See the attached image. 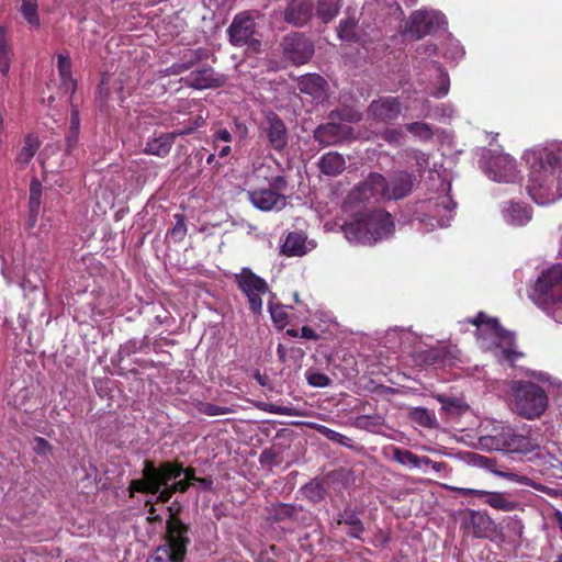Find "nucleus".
Wrapping results in <instances>:
<instances>
[{
  "instance_id": "obj_1",
  "label": "nucleus",
  "mask_w": 562,
  "mask_h": 562,
  "mask_svg": "<svg viewBox=\"0 0 562 562\" xmlns=\"http://www.w3.org/2000/svg\"><path fill=\"white\" fill-rule=\"evenodd\" d=\"M526 159L530 164L527 184L529 195L538 204L552 201L555 178L562 173V146L528 153Z\"/></svg>"
},
{
  "instance_id": "obj_2",
  "label": "nucleus",
  "mask_w": 562,
  "mask_h": 562,
  "mask_svg": "<svg viewBox=\"0 0 562 562\" xmlns=\"http://www.w3.org/2000/svg\"><path fill=\"white\" fill-rule=\"evenodd\" d=\"M345 236L350 241L372 244L390 236L394 231L392 215L381 209L360 213L342 226Z\"/></svg>"
},
{
  "instance_id": "obj_3",
  "label": "nucleus",
  "mask_w": 562,
  "mask_h": 562,
  "mask_svg": "<svg viewBox=\"0 0 562 562\" xmlns=\"http://www.w3.org/2000/svg\"><path fill=\"white\" fill-rule=\"evenodd\" d=\"M142 474L145 480L138 481L135 488L145 492H157L159 487L179 479L182 474L190 484L199 479L194 468H184L178 460L162 461L157 465L155 461L147 459L143 463Z\"/></svg>"
},
{
  "instance_id": "obj_4",
  "label": "nucleus",
  "mask_w": 562,
  "mask_h": 562,
  "mask_svg": "<svg viewBox=\"0 0 562 562\" xmlns=\"http://www.w3.org/2000/svg\"><path fill=\"white\" fill-rule=\"evenodd\" d=\"M510 396L513 411L529 420L542 416L549 405L546 391L531 381H513Z\"/></svg>"
},
{
  "instance_id": "obj_5",
  "label": "nucleus",
  "mask_w": 562,
  "mask_h": 562,
  "mask_svg": "<svg viewBox=\"0 0 562 562\" xmlns=\"http://www.w3.org/2000/svg\"><path fill=\"white\" fill-rule=\"evenodd\" d=\"M532 300L548 313L554 307L553 317L562 321V263L541 272L533 288Z\"/></svg>"
},
{
  "instance_id": "obj_6",
  "label": "nucleus",
  "mask_w": 562,
  "mask_h": 562,
  "mask_svg": "<svg viewBox=\"0 0 562 562\" xmlns=\"http://www.w3.org/2000/svg\"><path fill=\"white\" fill-rule=\"evenodd\" d=\"M170 513L166 521V532L164 535V543L161 544L170 552L177 562H183L187 555L188 547L191 543L189 537L190 526L184 524L179 517V510L173 508V505L168 507Z\"/></svg>"
},
{
  "instance_id": "obj_7",
  "label": "nucleus",
  "mask_w": 562,
  "mask_h": 562,
  "mask_svg": "<svg viewBox=\"0 0 562 562\" xmlns=\"http://www.w3.org/2000/svg\"><path fill=\"white\" fill-rule=\"evenodd\" d=\"M482 441L491 449L506 453H528L533 449L531 438L510 426L495 427Z\"/></svg>"
},
{
  "instance_id": "obj_8",
  "label": "nucleus",
  "mask_w": 562,
  "mask_h": 562,
  "mask_svg": "<svg viewBox=\"0 0 562 562\" xmlns=\"http://www.w3.org/2000/svg\"><path fill=\"white\" fill-rule=\"evenodd\" d=\"M234 279L237 288L247 299L249 311L256 316L261 315L262 296L270 292L267 281L249 268H243L239 273L235 274Z\"/></svg>"
},
{
  "instance_id": "obj_9",
  "label": "nucleus",
  "mask_w": 562,
  "mask_h": 562,
  "mask_svg": "<svg viewBox=\"0 0 562 562\" xmlns=\"http://www.w3.org/2000/svg\"><path fill=\"white\" fill-rule=\"evenodd\" d=\"M256 33L255 18L248 11L237 13L227 29L229 43L233 46L247 45L255 52L259 50L261 46V42L255 37Z\"/></svg>"
},
{
  "instance_id": "obj_10",
  "label": "nucleus",
  "mask_w": 562,
  "mask_h": 562,
  "mask_svg": "<svg viewBox=\"0 0 562 562\" xmlns=\"http://www.w3.org/2000/svg\"><path fill=\"white\" fill-rule=\"evenodd\" d=\"M385 177L379 172H370L368 177L356 186L348 194L350 204L379 203L384 200Z\"/></svg>"
},
{
  "instance_id": "obj_11",
  "label": "nucleus",
  "mask_w": 562,
  "mask_h": 562,
  "mask_svg": "<svg viewBox=\"0 0 562 562\" xmlns=\"http://www.w3.org/2000/svg\"><path fill=\"white\" fill-rule=\"evenodd\" d=\"M280 46L284 58L297 66L306 64L314 55L313 42L301 32H292L285 35Z\"/></svg>"
},
{
  "instance_id": "obj_12",
  "label": "nucleus",
  "mask_w": 562,
  "mask_h": 562,
  "mask_svg": "<svg viewBox=\"0 0 562 562\" xmlns=\"http://www.w3.org/2000/svg\"><path fill=\"white\" fill-rule=\"evenodd\" d=\"M267 520L271 522L294 521L302 526H310L312 514L301 505L274 503L266 508Z\"/></svg>"
},
{
  "instance_id": "obj_13",
  "label": "nucleus",
  "mask_w": 562,
  "mask_h": 562,
  "mask_svg": "<svg viewBox=\"0 0 562 562\" xmlns=\"http://www.w3.org/2000/svg\"><path fill=\"white\" fill-rule=\"evenodd\" d=\"M261 131L266 134L269 147L273 150L281 153L286 148L289 142L288 128L277 113L270 111L265 115Z\"/></svg>"
},
{
  "instance_id": "obj_14",
  "label": "nucleus",
  "mask_w": 562,
  "mask_h": 562,
  "mask_svg": "<svg viewBox=\"0 0 562 562\" xmlns=\"http://www.w3.org/2000/svg\"><path fill=\"white\" fill-rule=\"evenodd\" d=\"M417 182L416 176L405 170L394 171L385 178L384 200L397 201L408 196Z\"/></svg>"
},
{
  "instance_id": "obj_15",
  "label": "nucleus",
  "mask_w": 562,
  "mask_h": 562,
  "mask_svg": "<svg viewBox=\"0 0 562 562\" xmlns=\"http://www.w3.org/2000/svg\"><path fill=\"white\" fill-rule=\"evenodd\" d=\"M181 81L192 89L204 90L223 87L226 78L224 75L217 74L211 66H203L192 70L188 76L181 78Z\"/></svg>"
},
{
  "instance_id": "obj_16",
  "label": "nucleus",
  "mask_w": 562,
  "mask_h": 562,
  "mask_svg": "<svg viewBox=\"0 0 562 562\" xmlns=\"http://www.w3.org/2000/svg\"><path fill=\"white\" fill-rule=\"evenodd\" d=\"M402 112V103L396 97H381L368 106V115L378 122H393Z\"/></svg>"
},
{
  "instance_id": "obj_17",
  "label": "nucleus",
  "mask_w": 562,
  "mask_h": 562,
  "mask_svg": "<svg viewBox=\"0 0 562 562\" xmlns=\"http://www.w3.org/2000/svg\"><path fill=\"white\" fill-rule=\"evenodd\" d=\"M248 199L255 207L263 212L281 210L286 204L284 194L269 188L248 191Z\"/></svg>"
},
{
  "instance_id": "obj_18",
  "label": "nucleus",
  "mask_w": 562,
  "mask_h": 562,
  "mask_svg": "<svg viewBox=\"0 0 562 562\" xmlns=\"http://www.w3.org/2000/svg\"><path fill=\"white\" fill-rule=\"evenodd\" d=\"M297 89L301 93L307 94L316 103L327 99L328 83L317 74H306L297 79Z\"/></svg>"
},
{
  "instance_id": "obj_19",
  "label": "nucleus",
  "mask_w": 562,
  "mask_h": 562,
  "mask_svg": "<svg viewBox=\"0 0 562 562\" xmlns=\"http://www.w3.org/2000/svg\"><path fill=\"white\" fill-rule=\"evenodd\" d=\"M313 8L311 0H291L284 9L283 19L294 26H303L312 19Z\"/></svg>"
},
{
  "instance_id": "obj_20",
  "label": "nucleus",
  "mask_w": 562,
  "mask_h": 562,
  "mask_svg": "<svg viewBox=\"0 0 562 562\" xmlns=\"http://www.w3.org/2000/svg\"><path fill=\"white\" fill-rule=\"evenodd\" d=\"M345 127L339 123L322 124L314 131V138L323 146L335 145L342 139Z\"/></svg>"
},
{
  "instance_id": "obj_21",
  "label": "nucleus",
  "mask_w": 562,
  "mask_h": 562,
  "mask_svg": "<svg viewBox=\"0 0 562 562\" xmlns=\"http://www.w3.org/2000/svg\"><path fill=\"white\" fill-rule=\"evenodd\" d=\"M175 140V134L161 133L160 135L147 140L143 153L164 158L169 155Z\"/></svg>"
},
{
  "instance_id": "obj_22",
  "label": "nucleus",
  "mask_w": 562,
  "mask_h": 562,
  "mask_svg": "<svg viewBox=\"0 0 562 562\" xmlns=\"http://www.w3.org/2000/svg\"><path fill=\"white\" fill-rule=\"evenodd\" d=\"M307 251L306 236L303 233L291 232L281 246V254L286 257H301Z\"/></svg>"
},
{
  "instance_id": "obj_23",
  "label": "nucleus",
  "mask_w": 562,
  "mask_h": 562,
  "mask_svg": "<svg viewBox=\"0 0 562 562\" xmlns=\"http://www.w3.org/2000/svg\"><path fill=\"white\" fill-rule=\"evenodd\" d=\"M336 524L349 526L348 536L355 539H362L361 536L366 528L353 509L347 507L339 513L336 517Z\"/></svg>"
},
{
  "instance_id": "obj_24",
  "label": "nucleus",
  "mask_w": 562,
  "mask_h": 562,
  "mask_svg": "<svg viewBox=\"0 0 562 562\" xmlns=\"http://www.w3.org/2000/svg\"><path fill=\"white\" fill-rule=\"evenodd\" d=\"M318 165L324 175L334 177L340 175L345 170L346 161L342 155L330 151L323 155Z\"/></svg>"
},
{
  "instance_id": "obj_25",
  "label": "nucleus",
  "mask_w": 562,
  "mask_h": 562,
  "mask_svg": "<svg viewBox=\"0 0 562 562\" xmlns=\"http://www.w3.org/2000/svg\"><path fill=\"white\" fill-rule=\"evenodd\" d=\"M434 15L425 11H416L411 16L409 31L416 35L417 38L424 37L432 30Z\"/></svg>"
},
{
  "instance_id": "obj_26",
  "label": "nucleus",
  "mask_w": 562,
  "mask_h": 562,
  "mask_svg": "<svg viewBox=\"0 0 562 562\" xmlns=\"http://www.w3.org/2000/svg\"><path fill=\"white\" fill-rule=\"evenodd\" d=\"M417 358L423 364L441 367L450 359V351L446 347H432L420 351Z\"/></svg>"
},
{
  "instance_id": "obj_27",
  "label": "nucleus",
  "mask_w": 562,
  "mask_h": 562,
  "mask_svg": "<svg viewBox=\"0 0 562 562\" xmlns=\"http://www.w3.org/2000/svg\"><path fill=\"white\" fill-rule=\"evenodd\" d=\"M493 336L506 346L503 350V357L505 360L508 362H515L518 358L522 357L521 352L514 349L515 335L512 331L505 329L501 325L499 330H496Z\"/></svg>"
},
{
  "instance_id": "obj_28",
  "label": "nucleus",
  "mask_w": 562,
  "mask_h": 562,
  "mask_svg": "<svg viewBox=\"0 0 562 562\" xmlns=\"http://www.w3.org/2000/svg\"><path fill=\"white\" fill-rule=\"evenodd\" d=\"M41 140L35 134H27L24 137V145L16 155L15 161L21 165L22 168L27 166L33 159L37 150L40 149Z\"/></svg>"
},
{
  "instance_id": "obj_29",
  "label": "nucleus",
  "mask_w": 562,
  "mask_h": 562,
  "mask_svg": "<svg viewBox=\"0 0 562 562\" xmlns=\"http://www.w3.org/2000/svg\"><path fill=\"white\" fill-rule=\"evenodd\" d=\"M470 524L473 529V537L486 538L493 529L491 517L477 510L470 512Z\"/></svg>"
},
{
  "instance_id": "obj_30",
  "label": "nucleus",
  "mask_w": 562,
  "mask_h": 562,
  "mask_svg": "<svg viewBox=\"0 0 562 562\" xmlns=\"http://www.w3.org/2000/svg\"><path fill=\"white\" fill-rule=\"evenodd\" d=\"M428 205L435 207V217L440 216V218L437 220L439 226H447L450 221V214L456 209L457 204L452 202L450 196L443 195L436 202L429 201Z\"/></svg>"
},
{
  "instance_id": "obj_31",
  "label": "nucleus",
  "mask_w": 562,
  "mask_h": 562,
  "mask_svg": "<svg viewBox=\"0 0 562 562\" xmlns=\"http://www.w3.org/2000/svg\"><path fill=\"white\" fill-rule=\"evenodd\" d=\"M393 460L402 465H409L411 468L418 469L422 464L428 465L431 463V459L428 457L419 458L417 454L409 450L402 448H394Z\"/></svg>"
},
{
  "instance_id": "obj_32",
  "label": "nucleus",
  "mask_w": 562,
  "mask_h": 562,
  "mask_svg": "<svg viewBox=\"0 0 562 562\" xmlns=\"http://www.w3.org/2000/svg\"><path fill=\"white\" fill-rule=\"evenodd\" d=\"M485 497V503L490 505L492 508L502 510V512H513L518 508V503L512 499H508L504 493L501 492H487L483 495Z\"/></svg>"
},
{
  "instance_id": "obj_33",
  "label": "nucleus",
  "mask_w": 562,
  "mask_h": 562,
  "mask_svg": "<svg viewBox=\"0 0 562 562\" xmlns=\"http://www.w3.org/2000/svg\"><path fill=\"white\" fill-rule=\"evenodd\" d=\"M144 480H145V476L142 474L140 479H134L130 482L128 492H130L131 497H133L135 493H142V494H146V495L151 494V495H157L156 503L166 504L175 495V492L172 491V488L170 486V482L162 485L161 487H159L157 492H145V491L135 488L136 483L138 481H144Z\"/></svg>"
},
{
  "instance_id": "obj_34",
  "label": "nucleus",
  "mask_w": 562,
  "mask_h": 562,
  "mask_svg": "<svg viewBox=\"0 0 562 562\" xmlns=\"http://www.w3.org/2000/svg\"><path fill=\"white\" fill-rule=\"evenodd\" d=\"M12 49L7 38L5 27L0 25V74L7 77L10 70Z\"/></svg>"
},
{
  "instance_id": "obj_35",
  "label": "nucleus",
  "mask_w": 562,
  "mask_h": 562,
  "mask_svg": "<svg viewBox=\"0 0 562 562\" xmlns=\"http://www.w3.org/2000/svg\"><path fill=\"white\" fill-rule=\"evenodd\" d=\"M467 322L477 328V330H484L490 335H494L496 330H499V322L495 317H490L484 312H479L475 317L468 318Z\"/></svg>"
},
{
  "instance_id": "obj_36",
  "label": "nucleus",
  "mask_w": 562,
  "mask_h": 562,
  "mask_svg": "<svg viewBox=\"0 0 562 562\" xmlns=\"http://www.w3.org/2000/svg\"><path fill=\"white\" fill-rule=\"evenodd\" d=\"M340 7V0H319L316 14L324 23H328L339 13Z\"/></svg>"
},
{
  "instance_id": "obj_37",
  "label": "nucleus",
  "mask_w": 562,
  "mask_h": 562,
  "mask_svg": "<svg viewBox=\"0 0 562 562\" xmlns=\"http://www.w3.org/2000/svg\"><path fill=\"white\" fill-rule=\"evenodd\" d=\"M358 22L355 18H346L339 22L337 27L338 37L346 42H356Z\"/></svg>"
},
{
  "instance_id": "obj_38",
  "label": "nucleus",
  "mask_w": 562,
  "mask_h": 562,
  "mask_svg": "<svg viewBox=\"0 0 562 562\" xmlns=\"http://www.w3.org/2000/svg\"><path fill=\"white\" fill-rule=\"evenodd\" d=\"M412 419L422 427L437 428L438 423L434 412L425 407H416L411 413Z\"/></svg>"
},
{
  "instance_id": "obj_39",
  "label": "nucleus",
  "mask_w": 562,
  "mask_h": 562,
  "mask_svg": "<svg viewBox=\"0 0 562 562\" xmlns=\"http://www.w3.org/2000/svg\"><path fill=\"white\" fill-rule=\"evenodd\" d=\"M304 497L312 503H319L325 498L326 490L322 481L312 480L302 487Z\"/></svg>"
},
{
  "instance_id": "obj_40",
  "label": "nucleus",
  "mask_w": 562,
  "mask_h": 562,
  "mask_svg": "<svg viewBox=\"0 0 562 562\" xmlns=\"http://www.w3.org/2000/svg\"><path fill=\"white\" fill-rule=\"evenodd\" d=\"M405 127L407 132H409L411 134H413L415 137L423 142L430 140L435 135L432 126L428 123L413 122L406 124Z\"/></svg>"
},
{
  "instance_id": "obj_41",
  "label": "nucleus",
  "mask_w": 562,
  "mask_h": 562,
  "mask_svg": "<svg viewBox=\"0 0 562 562\" xmlns=\"http://www.w3.org/2000/svg\"><path fill=\"white\" fill-rule=\"evenodd\" d=\"M37 0H22L20 11L26 22L33 26H40V16L37 13Z\"/></svg>"
},
{
  "instance_id": "obj_42",
  "label": "nucleus",
  "mask_w": 562,
  "mask_h": 562,
  "mask_svg": "<svg viewBox=\"0 0 562 562\" xmlns=\"http://www.w3.org/2000/svg\"><path fill=\"white\" fill-rule=\"evenodd\" d=\"M204 49L199 48L190 53V57L181 63H176L170 67V71L172 75H179L186 70L191 69L194 65H196L203 57Z\"/></svg>"
},
{
  "instance_id": "obj_43",
  "label": "nucleus",
  "mask_w": 562,
  "mask_h": 562,
  "mask_svg": "<svg viewBox=\"0 0 562 562\" xmlns=\"http://www.w3.org/2000/svg\"><path fill=\"white\" fill-rule=\"evenodd\" d=\"M438 401L441 403V409L449 414L461 415L468 409V405L457 397L439 395Z\"/></svg>"
},
{
  "instance_id": "obj_44",
  "label": "nucleus",
  "mask_w": 562,
  "mask_h": 562,
  "mask_svg": "<svg viewBox=\"0 0 562 562\" xmlns=\"http://www.w3.org/2000/svg\"><path fill=\"white\" fill-rule=\"evenodd\" d=\"M281 453H282V450L280 448H276V447L266 448L261 451V453L259 456V463L262 467H269V468L279 465L282 461Z\"/></svg>"
},
{
  "instance_id": "obj_45",
  "label": "nucleus",
  "mask_w": 562,
  "mask_h": 562,
  "mask_svg": "<svg viewBox=\"0 0 562 562\" xmlns=\"http://www.w3.org/2000/svg\"><path fill=\"white\" fill-rule=\"evenodd\" d=\"M57 68L58 72L61 79V82L66 85L67 82H70L72 86H75V81L72 79V72H71V59L69 55H63L59 54L57 57Z\"/></svg>"
},
{
  "instance_id": "obj_46",
  "label": "nucleus",
  "mask_w": 562,
  "mask_h": 562,
  "mask_svg": "<svg viewBox=\"0 0 562 562\" xmlns=\"http://www.w3.org/2000/svg\"><path fill=\"white\" fill-rule=\"evenodd\" d=\"M269 312L271 315L272 322L279 327L283 328L288 324V312L284 306L279 303H269Z\"/></svg>"
},
{
  "instance_id": "obj_47",
  "label": "nucleus",
  "mask_w": 562,
  "mask_h": 562,
  "mask_svg": "<svg viewBox=\"0 0 562 562\" xmlns=\"http://www.w3.org/2000/svg\"><path fill=\"white\" fill-rule=\"evenodd\" d=\"M42 198V183L37 178H33L30 183V198L29 209H33V212L40 210Z\"/></svg>"
},
{
  "instance_id": "obj_48",
  "label": "nucleus",
  "mask_w": 562,
  "mask_h": 562,
  "mask_svg": "<svg viewBox=\"0 0 562 562\" xmlns=\"http://www.w3.org/2000/svg\"><path fill=\"white\" fill-rule=\"evenodd\" d=\"M316 430L330 441L340 443L345 447H350L351 439L340 432H337L324 425H317Z\"/></svg>"
},
{
  "instance_id": "obj_49",
  "label": "nucleus",
  "mask_w": 562,
  "mask_h": 562,
  "mask_svg": "<svg viewBox=\"0 0 562 562\" xmlns=\"http://www.w3.org/2000/svg\"><path fill=\"white\" fill-rule=\"evenodd\" d=\"M509 215L512 222L516 225H524L531 218L530 212L518 203L510 205Z\"/></svg>"
},
{
  "instance_id": "obj_50",
  "label": "nucleus",
  "mask_w": 562,
  "mask_h": 562,
  "mask_svg": "<svg viewBox=\"0 0 562 562\" xmlns=\"http://www.w3.org/2000/svg\"><path fill=\"white\" fill-rule=\"evenodd\" d=\"M307 383L315 387H326L331 384V379L322 372H307Z\"/></svg>"
},
{
  "instance_id": "obj_51",
  "label": "nucleus",
  "mask_w": 562,
  "mask_h": 562,
  "mask_svg": "<svg viewBox=\"0 0 562 562\" xmlns=\"http://www.w3.org/2000/svg\"><path fill=\"white\" fill-rule=\"evenodd\" d=\"M380 137L390 145L398 146L404 138V133L400 128H386L380 134Z\"/></svg>"
},
{
  "instance_id": "obj_52",
  "label": "nucleus",
  "mask_w": 562,
  "mask_h": 562,
  "mask_svg": "<svg viewBox=\"0 0 562 562\" xmlns=\"http://www.w3.org/2000/svg\"><path fill=\"white\" fill-rule=\"evenodd\" d=\"M262 409L270 414L285 415V416H297L299 413L294 407L277 405L273 403H266Z\"/></svg>"
},
{
  "instance_id": "obj_53",
  "label": "nucleus",
  "mask_w": 562,
  "mask_h": 562,
  "mask_svg": "<svg viewBox=\"0 0 562 562\" xmlns=\"http://www.w3.org/2000/svg\"><path fill=\"white\" fill-rule=\"evenodd\" d=\"M147 562H177L173 553L161 544L156 548L153 554L148 558Z\"/></svg>"
},
{
  "instance_id": "obj_54",
  "label": "nucleus",
  "mask_w": 562,
  "mask_h": 562,
  "mask_svg": "<svg viewBox=\"0 0 562 562\" xmlns=\"http://www.w3.org/2000/svg\"><path fill=\"white\" fill-rule=\"evenodd\" d=\"M409 156L416 162V172L422 177L429 165V156L420 150H412Z\"/></svg>"
},
{
  "instance_id": "obj_55",
  "label": "nucleus",
  "mask_w": 562,
  "mask_h": 562,
  "mask_svg": "<svg viewBox=\"0 0 562 562\" xmlns=\"http://www.w3.org/2000/svg\"><path fill=\"white\" fill-rule=\"evenodd\" d=\"M177 222L169 234L176 241H181L187 235V225L183 215H176Z\"/></svg>"
},
{
  "instance_id": "obj_56",
  "label": "nucleus",
  "mask_w": 562,
  "mask_h": 562,
  "mask_svg": "<svg viewBox=\"0 0 562 562\" xmlns=\"http://www.w3.org/2000/svg\"><path fill=\"white\" fill-rule=\"evenodd\" d=\"M443 487L448 491H451L460 496H473V497H483L485 491L476 490V488H465V487H457L451 485H443Z\"/></svg>"
},
{
  "instance_id": "obj_57",
  "label": "nucleus",
  "mask_w": 562,
  "mask_h": 562,
  "mask_svg": "<svg viewBox=\"0 0 562 562\" xmlns=\"http://www.w3.org/2000/svg\"><path fill=\"white\" fill-rule=\"evenodd\" d=\"M200 412L209 416H217L228 414L231 413V409L228 407L218 406L211 403H204L202 404Z\"/></svg>"
},
{
  "instance_id": "obj_58",
  "label": "nucleus",
  "mask_w": 562,
  "mask_h": 562,
  "mask_svg": "<svg viewBox=\"0 0 562 562\" xmlns=\"http://www.w3.org/2000/svg\"><path fill=\"white\" fill-rule=\"evenodd\" d=\"M439 80H440L439 86H438L436 92L432 93V95L436 98H443L448 94L449 87H450V80H449L448 74L440 70Z\"/></svg>"
},
{
  "instance_id": "obj_59",
  "label": "nucleus",
  "mask_w": 562,
  "mask_h": 562,
  "mask_svg": "<svg viewBox=\"0 0 562 562\" xmlns=\"http://www.w3.org/2000/svg\"><path fill=\"white\" fill-rule=\"evenodd\" d=\"M33 449L37 454L41 456H46L52 451L49 442L45 438L38 436L34 438Z\"/></svg>"
},
{
  "instance_id": "obj_60",
  "label": "nucleus",
  "mask_w": 562,
  "mask_h": 562,
  "mask_svg": "<svg viewBox=\"0 0 562 562\" xmlns=\"http://www.w3.org/2000/svg\"><path fill=\"white\" fill-rule=\"evenodd\" d=\"M30 397V391L26 387H22L19 393L14 396L13 401L11 402L15 408L22 409L26 401Z\"/></svg>"
},
{
  "instance_id": "obj_61",
  "label": "nucleus",
  "mask_w": 562,
  "mask_h": 562,
  "mask_svg": "<svg viewBox=\"0 0 562 562\" xmlns=\"http://www.w3.org/2000/svg\"><path fill=\"white\" fill-rule=\"evenodd\" d=\"M288 188V181L285 179V177L283 176H277L274 178L271 179L270 181V190H274L279 193H282L286 190Z\"/></svg>"
},
{
  "instance_id": "obj_62",
  "label": "nucleus",
  "mask_w": 562,
  "mask_h": 562,
  "mask_svg": "<svg viewBox=\"0 0 562 562\" xmlns=\"http://www.w3.org/2000/svg\"><path fill=\"white\" fill-rule=\"evenodd\" d=\"M192 484H190L188 481H186L184 479L182 480H172V483L170 484L172 491L175 492V494L177 493H186L190 486Z\"/></svg>"
},
{
  "instance_id": "obj_63",
  "label": "nucleus",
  "mask_w": 562,
  "mask_h": 562,
  "mask_svg": "<svg viewBox=\"0 0 562 562\" xmlns=\"http://www.w3.org/2000/svg\"><path fill=\"white\" fill-rule=\"evenodd\" d=\"M78 139H79V131L78 130L72 131L69 128L67 137H66L67 151L70 153L76 147Z\"/></svg>"
},
{
  "instance_id": "obj_64",
  "label": "nucleus",
  "mask_w": 562,
  "mask_h": 562,
  "mask_svg": "<svg viewBox=\"0 0 562 562\" xmlns=\"http://www.w3.org/2000/svg\"><path fill=\"white\" fill-rule=\"evenodd\" d=\"M214 142H225L231 143L233 140V136L231 132L226 128H221L213 135Z\"/></svg>"
}]
</instances>
